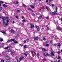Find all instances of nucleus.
Segmentation results:
<instances>
[{"label":"nucleus","instance_id":"4","mask_svg":"<svg viewBox=\"0 0 62 62\" xmlns=\"http://www.w3.org/2000/svg\"><path fill=\"white\" fill-rule=\"evenodd\" d=\"M10 41H11V42H12V41H13V42H14L15 43H16V44H17L18 43L17 41L16 40H15V39H10Z\"/></svg>","mask_w":62,"mask_h":62},{"label":"nucleus","instance_id":"5","mask_svg":"<svg viewBox=\"0 0 62 62\" xmlns=\"http://www.w3.org/2000/svg\"><path fill=\"white\" fill-rule=\"evenodd\" d=\"M36 28H37V30L38 31V32H39L40 30V29H39V26H36Z\"/></svg>","mask_w":62,"mask_h":62},{"label":"nucleus","instance_id":"13","mask_svg":"<svg viewBox=\"0 0 62 62\" xmlns=\"http://www.w3.org/2000/svg\"><path fill=\"white\" fill-rule=\"evenodd\" d=\"M28 10L30 11L31 12H33L34 11H33V10L32 9L30 8H29L28 9Z\"/></svg>","mask_w":62,"mask_h":62},{"label":"nucleus","instance_id":"15","mask_svg":"<svg viewBox=\"0 0 62 62\" xmlns=\"http://www.w3.org/2000/svg\"><path fill=\"white\" fill-rule=\"evenodd\" d=\"M56 28L57 30H59L60 31L61 30V28H60L59 27L57 26L56 27Z\"/></svg>","mask_w":62,"mask_h":62},{"label":"nucleus","instance_id":"16","mask_svg":"<svg viewBox=\"0 0 62 62\" xmlns=\"http://www.w3.org/2000/svg\"><path fill=\"white\" fill-rule=\"evenodd\" d=\"M10 59L8 57L7 58V59H6L7 60V61L6 62H9L8 61V60H10Z\"/></svg>","mask_w":62,"mask_h":62},{"label":"nucleus","instance_id":"14","mask_svg":"<svg viewBox=\"0 0 62 62\" xmlns=\"http://www.w3.org/2000/svg\"><path fill=\"white\" fill-rule=\"evenodd\" d=\"M14 3L15 5H16V4H18V2L17 1H14Z\"/></svg>","mask_w":62,"mask_h":62},{"label":"nucleus","instance_id":"28","mask_svg":"<svg viewBox=\"0 0 62 62\" xmlns=\"http://www.w3.org/2000/svg\"><path fill=\"white\" fill-rule=\"evenodd\" d=\"M32 53H33L34 54V55H36V53H35V52L32 51Z\"/></svg>","mask_w":62,"mask_h":62},{"label":"nucleus","instance_id":"63","mask_svg":"<svg viewBox=\"0 0 62 62\" xmlns=\"http://www.w3.org/2000/svg\"><path fill=\"white\" fill-rule=\"evenodd\" d=\"M61 21L62 22V18H61Z\"/></svg>","mask_w":62,"mask_h":62},{"label":"nucleus","instance_id":"59","mask_svg":"<svg viewBox=\"0 0 62 62\" xmlns=\"http://www.w3.org/2000/svg\"><path fill=\"white\" fill-rule=\"evenodd\" d=\"M43 45L44 46H45V44H44V43H43Z\"/></svg>","mask_w":62,"mask_h":62},{"label":"nucleus","instance_id":"61","mask_svg":"<svg viewBox=\"0 0 62 62\" xmlns=\"http://www.w3.org/2000/svg\"><path fill=\"white\" fill-rule=\"evenodd\" d=\"M5 5H7V4H8V3H7L6 2H5Z\"/></svg>","mask_w":62,"mask_h":62},{"label":"nucleus","instance_id":"50","mask_svg":"<svg viewBox=\"0 0 62 62\" xmlns=\"http://www.w3.org/2000/svg\"><path fill=\"white\" fill-rule=\"evenodd\" d=\"M45 43H46V44H48V42L47 41H46V42Z\"/></svg>","mask_w":62,"mask_h":62},{"label":"nucleus","instance_id":"1","mask_svg":"<svg viewBox=\"0 0 62 62\" xmlns=\"http://www.w3.org/2000/svg\"><path fill=\"white\" fill-rule=\"evenodd\" d=\"M57 9H58V8L56 7V8H55L56 11H55L54 12H52V14L54 15H57Z\"/></svg>","mask_w":62,"mask_h":62},{"label":"nucleus","instance_id":"56","mask_svg":"<svg viewBox=\"0 0 62 62\" xmlns=\"http://www.w3.org/2000/svg\"><path fill=\"white\" fill-rule=\"evenodd\" d=\"M49 6H52V4L51 3H50L49 4Z\"/></svg>","mask_w":62,"mask_h":62},{"label":"nucleus","instance_id":"48","mask_svg":"<svg viewBox=\"0 0 62 62\" xmlns=\"http://www.w3.org/2000/svg\"><path fill=\"white\" fill-rule=\"evenodd\" d=\"M21 58L22 59H23V58H24V57H23V56H22Z\"/></svg>","mask_w":62,"mask_h":62},{"label":"nucleus","instance_id":"43","mask_svg":"<svg viewBox=\"0 0 62 62\" xmlns=\"http://www.w3.org/2000/svg\"><path fill=\"white\" fill-rule=\"evenodd\" d=\"M6 57H7V58L8 57V55H6Z\"/></svg>","mask_w":62,"mask_h":62},{"label":"nucleus","instance_id":"47","mask_svg":"<svg viewBox=\"0 0 62 62\" xmlns=\"http://www.w3.org/2000/svg\"><path fill=\"white\" fill-rule=\"evenodd\" d=\"M43 61H46V59H43Z\"/></svg>","mask_w":62,"mask_h":62},{"label":"nucleus","instance_id":"58","mask_svg":"<svg viewBox=\"0 0 62 62\" xmlns=\"http://www.w3.org/2000/svg\"><path fill=\"white\" fill-rule=\"evenodd\" d=\"M46 3H47V2H48V0H47L46 1Z\"/></svg>","mask_w":62,"mask_h":62},{"label":"nucleus","instance_id":"42","mask_svg":"<svg viewBox=\"0 0 62 62\" xmlns=\"http://www.w3.org/2000/svg\"><path fill=\"white\" fill-rule=\"evenodd\" d=\"M54 45L55 46H56V45H57V44H54Z\"/></svg>","mask_w":62,"mask_h":62},{"label":"nucleus","instance_id":"39","mask_svg":"<svg viewBox=\"0 0 62 62\" xmlns=\"http://www.w3.org/2000/svg\"><path fill=\"white\" fill-rule=\"evenodd\" d=\"M8 48V46L6 48H5V49H7Z\"/></svg>","mask_w":62,"mask_h":62},{"label":"nucleus","instance_id":"20","mask_svg":"<svg viewBox=\"0 0 62 62\" xmlns=\"http://www.w3.org/2000/svg\"><path fill=\"white\" fill-rule=\"evenodd\" d=\"M30 7H31V8H35V7L33 5H30Z\"/></svg>","mask_w":62,"mask_h":62},{"label":"nucleus","instance_id":"53","mask_svg":"<svg viewBox=\"0 0 62 62\" xmlns=\"http://www.w3.org/2000/svg\"><path fill=\"white\" fill-rule=\"evenodd\" d=\"M47 30H50V28H49L48 27H47Z\"/></svg>","mask_w":62,"mask_h":62},{"label":"nucleus","instance_id":"44","mask_svg":"<svg viewBox=\"0 0 62 62\" xmlns=\"http://www.w3.org/2000/svg\"><path fill=\"white\" fill-rule=\"evenodd\" d=\"M19 45H20V46H23V45L22 44H19Z\"/></svg>","mask_w":62,"mask_h":62},{"label":"nucleus","instance_id":"21","mask_svg":"<svg viewBox=\"0 0 62 62\" xmlns=\"http://www.w3.org/2000/svg\"><path fill=\"white\" fill-rule=\"evenodd\" d=\"M2 6L3 7H7V5L4 4H3Z\"/></svg>","mask_w":62,"mask_h":62},{"label":"nucleus","instance_id":"12","mask_svg":"<svg viewBox=\"0 0 62 62\" xmlns=\"http://www.w3.org/2000/svg\"><path fill=\"white\" fill-rule=\"evenodd\" d=\"M42 18V15H40V16L39 17H38V19H39V20H40L41 19V18Z\"/></svg>","mask_w":62,"mask_h":62},{"label":"nucleus","instance_id":"52","mask_svg":"<svg viewBox=\"0 0 62 62\" xmlns=\"http://www.w3.org/2000/svg\"><path fill=\"white\" fill-rule=\"evenodd\" d=\"M54 62L52 61V62ZM54 62H57V61H56V60H55L54 61Z\"/></svg>","mask_w":62,"mask_h":62},{"label":"nucleus","instance_id":"55","mask_svg":"<svg viewBox=\"0 0 62 62\" xmlns=\"http://www.w3.org/2000/svg\"><path fill=\"white\" fill-rule=\"evenodd\" d=\"M37 56H39V54H38V53H37Z\"/></svg>","mask_w":62,"mask_h":62},{"label":"nucleus","instance_id":"33","mask_svg":"<svg viewBox=\"0 0 62 62\" xmlns=\"http://www.w3.org/2000/svg\"><path fill=\"white\" fill-rule=\"evenodd\" d=\"M43 40H46L45 38H43Z\"/></svg>","mask_w":62,"mask_h":62},{"label":"nucleus","instance_id":"17","mask_svg":"<svg viewBox=\"0 0 62 62\" xmlns=\"http://www.w3.org/2000/svg\"><path fill=\"white\" fill-rule=\"evenodd\" d=\"M17 61L18 62H20V61H22V59H21L20 58H19V60L17 59Z\"/></svg>","mask_w":62,"mask_h":62},{"label":"nucleus","instance_id":"10","mask_svg":"<svg viewBox=\"0 0 62 62\" xmlns=\"http://www.w3.org/2000/svg\"><path fill=\"white\" fill-rule=\"evenodd\" d=\"M30 25H31V28H33L34 27V25L33 24H30Z\"/></svg>","mask_w":62,"mask_h":62},{"label":"nucleus","instance_id":"31","mask_svg":"<svg viewBox=\"0 0 62 62\" xmlns=\"http://www.w3.org/2000/svg\"><path fill=\"white\" fill-rule=\"evenodd\" d=\"M57 53H58V54H60V53H61V52L60 51H58L57 52Z\"/></svg>","mask_w":62,"mask_h":62},{"label":"nucleus","instance_id":"8","mask_svg":"<svg viewBox=\"0 0 62 62\" xmlns=\"http://www.w3.org/2000/svg\"><path fill=\"white\" fill-rule=\"evenodd\" d=\"M33 39L35 40H38L39 39V38L38 37H34Z\"/></svg>","mask_w":62,"mask_h":62},{"label":"nucleus","instance_id":"9","mask_svg":"<svg viewBox=\"0 0 62 62\" xmlns=\"http://www.w3.org/2000/svg\"><path fill=\"white\" fill-rule=\"evenodd\" d=\"M6 19H7V20H6L7 23H8L9 22V20L8 19V17H6Z\"/></svg>","mask_w":62,"mask_h":62},{"label":"nucleus","instance_id":"23","mask_svg":"<svg viewBox=\"0 0 62 62\" xmlns=\"http://www.w3.org/2000/svg\"><path fill=\"white\" fill-rule=\"evenodd\" d=\"M11 51H12V50L10 49H9L8 50V52H11Z\"/></svg>","mask_w":62,"mask_h":62},{"label":"nucleus","instance_id":"6","mask_svg":"<svg viewBox=\"0 0 62 62\" xmlns=\"http://www.w3.org/2000/svg\"><path fill=\"white\" fill-rule=\"evenodd\" d=\"M3 25H5V26H8V23H6V20L5 21V23H4Z\"/></svg>","mask_w":62,"mask_h":62},{"label":"nucleus","instance_id":"49","mask_svg":"<svg viewBox=\"0 0 62 62\" xmlns=\"http://www.w3.org/2000/svg\"><path fill=\"white\" fill-rule=\"evenodd\" d=\"M17 11L18 12H20V10H17Z\"/></svg>","mask_w":62,"mask_h":62},{"label":"nucleus","instance_id":"37","mask_svg":"<svg viewBox=\"0 0 62 62\" xmlns=\"http://www.w3.org/2000/svg\"><path fill=\"white\" fill-rule=\"evenodd\" d=\"M16 16V19H19V17H18V16Z\"/></svg>","mask_w":62,"mask_h":62},{"label":"nucleus","instance_id":"46","mask_svg":"<svg viewBox=\"0 0 62 62\" xmlns=\"http://www.w3.org/2000/svg\"><path fill=\"white\" fill-rule=\"evenodd\" d=\"M14 53L13 52H11V53H10L12 55V54H13Z\"/></svg>","mask_w":62,"mask_h":62},{"label":"nucleus","instance_id":"64","mask_svg":"<svg viewBox=\"0 0 62 62\" xmlns=\"http://www.w3.org/2000/svg\"><path fill=\"white\" fill-rule=\"evenodd\" d=\"M22 19H23L24 18V17L23 16L22 17Z\"/></svg>","mask_w":62,"mask_h":62},{"label":"nucleus","instance_id":"19","mask_svg":"<svg viewBox=\"0 0 62 62\" xmlns=\"http://www.w3.org/2000/svg\"><path fill=\"white\" fill-rule=\"evenodd\" d=\"M42 50H43L44 51H46H46H47V50L46 49H45L44 48H42Z\"/></svg>","mask_w":62,"mask_h":62},{"label":"nucleus","instance_id":"34","mask_svg":"<svg viewBox=\"0 0 62 62\" xmlns=\"http://www.w3.org/2000/svg\"><path fill=\"white\" fill-rule=\"evenodd\" d=\"M46 46H47V47H48L49 46L48 44H46L45 45Z\"/></svg>","mask_w":62,"mask_h":62},{"label":"nucleus","instance_id":"35","mask_svg":"<svg viewBox=\"0 0 62 62\" xmlns=\"http://www.w3.org/2000/svg\"><path fill=\"white\" fill-rule=\"evenodd\" d=\"M1 62H5V61L3 60H1Z\"/></svg>","mask_w":62,"mask_h":62},{"label":"nucleus","instance_id":"36","mask_svg":"<svg viewBox=\"0 0 62 62\" xmlns=\"http://www.w3.org/2000/svg\"><path fill=\"white\" fill-rule=\"evenodd\" d=\"M0 41L2 42L3 41V39L1 38L0 39Z\"/></svg>","mask_w":62,"mask_h":62},{"label":"nucleus","instance_id":"29","mask_svg":"<svg viewBox=\"0 0 62 62\" xmlns=\"http://www.w3.org/2000/svg\"><path fill=\"white\" fill-rule=\"evenodd\" d=\"M57 59H60V56H58L57 57Z\"/></svg>","mask_w":62,"mask_h":62},{"label":"nucleus","instance_id":"54","mask_svg":"<svg viewBox=\"0 0 62 62\" xmlns=\"http://www.w3.org/2000/svg\"><path fill=\"white\" fill-rule=\"evenodd\" d=\"M18 37H19L18 36H16V37H15V38H17Z\"/></svg>","mask_w":62,"mask_h":62},{"label":"nucleus","instance_id":"62","mask_svg":"<svg viewBox=\"0 0 62 62\" xmlns=\"http://www.w3.org/2000/svg\"><path fill=\"white\" fill-rule=\"evenodd\" d=\"M49 1L50 2H52V0H50Z\"/></svg>","mask_w":62,"mask_h":62},{"label":"nucleus","instance_id":"22","mask_svg":"<svg viewBox=\"0 0 62 62\" xmlns=\"http://www.w3.org/2000/svg\"><path fill=\"white\" fill-rule=\"evenodd\" d=\"M22 21L23 22H27V20L25 19H23L22 20Z\"/></svg>","mask_w":62,"mask_h":62},{"label":"nucleus","instance_id":"7","mask_svg":"<svg viewBox=\"0 0 62 62\" xmlns=\"http://www.w3.org/2000/svg\"><path fill=\"white\" fill-rule=\"evenodd\" d=\"M10 31L11 33H12V34H14V33H15V31H14V30L12 29Z\"/></svg>","mask_w":62,"mask_h":62},{"label":"nucleus","instance_id":"24","mask_svg":"<svg viewBox=\"0 0 62 62\" xmlns=\"http://www.w3.org/2000/svg\"><path fill=\"white\" fill-rule=\"evenodd\" d=\"M22 7H26V6L25 5V4H23Z\"/></svg>","mask_w":62,"mask_h":62},{"label":"nucleus","instance_id":"2","mask_svg":"<svg viewBox=\"0 0 62 62\" xmlns=\"http://www.w3.org/2000/svg\"><path fill=\"white\" fill-rule=\"evenodd\" d=\"M43 54L45 56H50V57H52V55L47 53H43Z\"/></svg>","mask_w":62,"mask_h":62},{"label":"nucleus","instance_id":"38","mask_svg":"<svg viewBox=\"0 0 62 62\" xmlns=\"http://www.w3.org/2000/svg\"><path fill=\"white\" fill-rule=\"evenodd\" d=\"M24 43H26V40H24Z\"/></svg>","mask_w":62,"mask_h":62},{"label":"nucleus","instance_id":"25","mask_svg":"<svg viewBox=\"0 0 62 62\" xmlns=\"http://www.w3.org/2000/svg\"><path fill=\"white\" fill-rule=\"evenodd\" d=\"M45 7L47 9V10H48V9L49 8V7H48L47 6H46V5L45 6Z\"/></svg>","mask_w":62,"mask_h":62},{"label":"nucleus","instance_id":"26","mask_svg":"<svg viewBox=\"0 0 62 62\" xmlns=\"http://www.w3.org/2000/svg\"><path fill=\"white\" fill-rule=\"evenodd\" d=\"M51 54L52 56H54V53L53 52H51Z\"/></svg>","mask_w":62,"mask_h":62},{"label":"nucleus","instance_id":"40","mask_svg":"<svg viewBox=\"0 0 62 62\" xmlns=\"http://www.w3.org/2000/svg\"><path fill=\"white\" fill-rule=\"evenodd\" d=\"M50 43H53V40H51L50 41Z\"/></svg>","mask_w":62,"mask_h":62},{"label":"nucleus","instance_id":"30","mask_svg":"<svg viewBox=\"0 0 62 62\" xmlns=\"http://www.w3.org/2000/svg\"><path fill=\"white\" fill-rule=\"evenodd\" d=\"M1 33H3V34H6V32L4 31H1Z\"/></svg>","mask_w":62,"mask_h":62},{"label":"nucleus","instance_id":"57","mask_svg":"<svg viewBox=\"0 0 62 62\" xmlns=\"http://www.w3.org/2000/svg\"><path fill=\"white\" fill-rule=\"evenodd\" d=\"M46 19H49V16H47L46 17Z\"/></svg>","mask_w":62,"mask_h":62},{"label":"nucleus","instance_id":"32","mask_svg":"<svg viewBox=\"0 0 62 62\" xmlns=\"http://www.w3.org/2000/svg\"><path fill=\"white\" fill-rule=\"evenodd\" d=\"M3 1H0V4H3Z\"/></svg>","mask_w":62,"mask_h":62},{"label":"nucleus","instance_id":"18","mask_svg":"<svg viewBox=\"0 0 62 62\" xmlns=\"http://www.w3.org/2000/svg\"><path fill=\"white\" fill-rule=\"evenodd\" d=\"M23 48L24 49H25V48H27V46L26 45H25L24 46Z\"/></svg>","mask_w":62,"mask_h":62},{"label":"nucleus","instance_id":"41","mask_svg":"<svg viewBox=\"0 0 62 62\" xmlns=\"http://www.w3.org/2000/svg\"><path fill=\"white\" fill-rule=\"evenodd\" d=\"M52 8H53L54 7V4H52Z\"/></svg>","mask_w":62,"mask_h":62},{"label":"nucleus","instance_id":"11","mask_svg":"<svg viewBox=\"0 0 62 62\" xmlns=\"http://www.w3.org/2000/svg\"><path fill=\"white\" fill-rule=\"evenodd\" d=\"M28 52H26L24 53V55H25V56H27V55H28Z\"/></svg>","mask_w":62,"mask_h":62},{"label":"nucleus","instance_id":"27","mask_svg":"<svg viewBox=\"0 0 62 62\" xmlns=\"http://www.w3.org/2000/svg\"><path fill=\"white\" fill-rule=\"evenodd\" d=\"M58 46L59 47H60V46H61V44H60V43H58Z\"/></svg>","mask_w":62,"mask_h":62},{"label":"nucleus","instance_id":"51","mask_svg":"<svg viewBox=\"0 0 62 62\" xmlns=\"http://www.w3.org/2000/svg\"><path fill=\"white\" fill-rule=\"evenodd\" d=\"M10 42V40H8L7 41V42L8 43H9V42Z\"/></svg>","mask_w":62,"mask_h":62},{"label":"nucleus","instance_id":"3","mask_svg":"<svg viewBox=\"0 0 62 62\" xmlns=\"http://www.w3.org/2000/svg\"><path fill=\"white\" fill-rule=\"evenodd\" d=\"M6 17H3L1 16H0V17L1 18H2V20L3 22V23H5V21L6 20Z\"/></svg>","mask_w":62,"mask_h":62},{"label":"nucleus","instance_id":"60","mask_svg":"<svg viewBox=\"0 0 62 62\" xmlns=\"http://www.w3.org/2000/svg\"><path fill=\"white\" fill-rule=\"evenodd\" d=\"M32 16H35V14H33L32 15Z\"/></svg>","mask_w":62,"mask_h":62},{"label":"nucleus","instance_id":"45","mask_svg":"<svg viewBox=\"0 0 62 62\" xmlns=\"http://www.w3.org/2000/svg\"><path fill=\"white\" fill-rule=\"evenodd\" d=\"M26 41H29V40L28 39H27Z\"/></svg>","mask_w":62,"mask_h":62}]
</instances>
